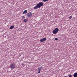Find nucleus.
Listing matches in <instances>:
<instances>
[{"mask_svg": "<svg viewBox=\"0 0 77 77\" xmlns=\"http://www.w3.org/2000/svg\"><path fill=\"white\" fill-rule=\"evenodd\" d=\"M59 32V29L57 28L55 29L52 32L53 34H54L55 35H56L57 33Z\"/></svg>", "mask_w": 77, "mask_h": 77, "instance_id": "1", "label": "nucleus"}, {"mask_svg": "<svg viewBox=\"0 0 77 77\" xmlns=\"http://www.w3.org/2000/svg\"><path fill=\"white\" fill-rule=\"evenodd\" d=\"M37 5H38V6L39 8H40L41 6H43L44 3L42 2H39L38 4H37Z\"/></svg>", "mask_w": 77, "mask_h": 77, "instance_id": "2", "label": "nucleus"}, {"mask_svg": "<svg viewBox=\"0 0 77 77\" xmlns=\"http://www.w3.org/2000/svg\"><path fill=\"white\" fill-rule=\"evenodd\" d=\"M15 68V63H13L11 64L10 66V68L11 69H14Z\"/></svg>", "mask_w": 77, "mask_h": 77, "instance_id": "3", "label": "nucleus"}, {"mask_svg": "<svg viewBox=\"0 0 77 77\" xmlns=\"http://www.w3.org/2000/svg\"><path fill=\"white\" fill-rule=\"evenodd\" d=\"M32 13L29 12V13H28L27 14V16L28 17H31L32 16Z\"/></svg>", "mask_w": 77, "mask_h": 77, "instance_id": "4", "label": "nucleus"}, {"mask_svg": "<svg viewBox=\"0 0 77 77\" xmlns=\"http://www.w3.org/2000/svg\"><path fill=\"white\" fill-rule=\"evenodd\" d=\"M46 39H47L46 38H43L41 39L40 40V42H44V41H46Z\"/></svg>", "mask_w": 77, "mask_h": 77, "instance_id": "5", "label": "nucleus"}, {"mask_svg": "<svg viewBox=\"0 0 77 77\" xmlns=\"http://www.w3.org/2000/svg\"><path fill=\"white\" fill-rule=\"evenodd\" d=\"M41 69H42V66L38 69V73H40L41 72L40 70H41Z\"/></svg>", "mask_w": 77, "mask_h": 77, "instance_id": "6", "label": "nucleus"}, {"mask_svg": "<svg viewBox=\"0 0 77 77\" xmlns=\"http://www.w3.org/2000/svg\"><path fill=\"white\" fill-rule=\"evenodd\" d=\"M36 6H35V7H34V9H38V8H39V7L38 6V4L36 5Z\"/></svg>", "mask_w": 77, "mask_h": 77, "instance_id": "7", "label": "nucleus"}, {"mask_svg": "<svg viewBox=\"0 0 77 77\" xmlns=\"http://www.w3.org/2000/svg\"><path fill=\"white\" fill-rule=\"evenodd\" d=\"M73 77H77V72H76L73 74Z\"/></svg>", "mask_w": 77, "mask_h": 77, "instance_id": "8", "label": "nucleus"}, {"mask_svg": "<svg viewBox=\"0 0 77 77\" xmlns=\"http://www.w3.org/2000/svg\"><path fill=\"white\" fill-rule=\"evenodd\" d=\"M27 10H25L24 11H23V14H27Z\"/></svg>", "mask_w": 77, "mask_h": 77, "instance_id": "9", "label": "nucleus"}, {"mask_svg": "<svg viewBox=\"0 0 77 77\" xmlns=\"http://www.w3.org/2000/svg\"><path fill=\"white\" fill-rule=\"evenodd\" d=\"M27 21H28V18H26V19H25L23 20V21L24 22V23H26V22H27Z\"/></svg>", "mask_w": 77, "mask_h": 77, "instance_id": "10", "label": "nucleus"}, {"mask_svg": "<svg viewBox=\"0 0 77 77\" xmlns=\"http://www.w3.org/2000/svg\"><path fill=\"white\" fill-rule=\"evenodd\" d=\"M14 26H11L10 27V29H14Z\"/></svg>", "mask_w": 77, "mask_h": 77, "instance_id": "11", "label": "nucleus"}, {"mask_svg": "<svg viewBox=\"0 0 77 77\" xmlns=\"http://www.w3.org/2000/svg\"><path fill=\"white\" fill-rule=\"evenodd\" d=\"M69 77H72V75H69Z\"/></svg>", "mask_w": 77, "mask_h": 77, "instance_id": "12", "label": "nucleus"}, {"mask_svg": "<svg viewBox=\"0 0 77 77\" xmlns=\"http://www.w3.org/2000/svg\"><path fill=\"white\" fill-rule=\"evenodd\" d=\"M55 41H58V38H56L55 39Z\"/></svg>", "mask_w": 77, "mask_h": 77, "instance_id": "13", "label": "nucleus"}, {"mask_svg": "<svg viewBox=\"0 0 77 77\" xmlns=\"http://www.w3.org/2000/svg\"><path fill=\"white\" fill-rule=\"evenodd\" d=\"M72 18V16H71L69 17V19H71Z\"/></svg>", "mask_w": 77, "mask_h": 77, "instance_id": "14", "label": "nucleus"}, {"mask_svg": "<svg viewBox=\"0 0 77 77\" xmlns=\"http://www.w3.org/2000/svg\"><path fill=\"white\" fill-rule=\"evenodd\" d=\"M43 1L44 2H47V0H43Z\"/></svg>", "mask_w": 77, "mask_h": 77, "instance_id": "15", "label": "nucleus"}, {"mask_svg": "<svg viewBox=\"0 0 77 77\" xmlns=\"http://www.w3.org/2000/svg\"><path fill=\"white\" fill-rule=\"evenodd\" d=\"M22 18H25V17H24V16H22Z\"/></svg>", "mask_w": 77, "mask_h": 77, "instance_id": "16", "label": "nucleus"}, {"mask_svg": "<svg viewBox=\"0 0 77 77\" xmlns=\"http://www.w3.org/2000/svg\"><path fill=\"white\" fill-rule=\"evenodd\" d=\"M48 0H46L47 2V1H48Z\"/></svg>", "mask_w": 77, "mask_h": 77, "instance_id": "17", "label": "nucleus"}]
</instances>
